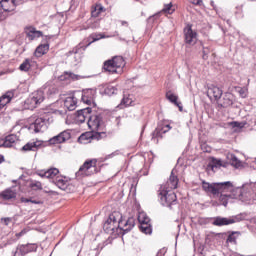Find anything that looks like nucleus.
<instances>
[{"instance_id": "nucleus-23", "label": "nucleus", "mask_w": 256, "mask_h": 256, "mask_svg": "<svg viewBox=\"0 0 256 256\" xmlns=\"http://www.w3.org/2000/svg\"><path fill=\"white\" fill-rule=\"evenodd\" d=\"M17 141V135L11 134L6 136L5 140H2V144H0V147H13L15 145V142Z\"/></svg>"}, {"instance_id": "nucleus-3", "label": "nucleus", "mask_w": 256, "mask_h": 256, "mask_svg": "<svg viewBox=\"0 0 256 256\" xmlns=\"http://www.w3.org/2000/svg\"><path fill=\"white\" fill-rule=\"evenodd\" d=\"M123 67H125V60L121 56L113 57L110 60L104 62L103 69L108 73H121Z\"/></svg>"}, {"instance_id": "nucleus-24", "label": "nucleus", "mask_w": 256, "mask_h": 256, "mask_svg": "<svg viewBox=\"0 0 256 256\" xmlns=\"http://www.w3.org/2000/svg\"><path fill=\"white\" fill-rule=\"evenodd\" d=\"M64 106L68 111H75L77 108V98L75 97H67L64 101Z\"/></svg>"}, {"instance_id": "nucleus-43", "label": "nucleus", "mask_w": 256, "mask_h": 256, "mask_svg": "<svg viewBox=\"0 0 256 256\" xmlns=\"http://www.w3.org/2000/svg\"><path fill=\"white\" fill-rule=\"evenodd\" d=\"M175 11V9L173 8V5L167 4L164 6L162 13H166L167 15H171L173 12Z\"/></svg>"}, {"instance_id": "nucleus-27", "label": "nucleus", "mask_w": 256, "mask_h": 256, "mask_svg": "<svg viewBox=\"0 0 256 256\" xmlns=\"http://www.w3.org/2000/svg\"><path fill=\"white\" fill-rule=\"evenodd\" d=\"M133 101H134L133 95H131V94L124 95V97L119 105L120 109H123V107H129V106L133 105Z\"/></svg>"}, {"instance_id": "nucleus-36", "label": "nucleus", "mask_w": 256, "mask_h": 256, "mask_svg": "<svg viewBox=\"0 0 256 256\" xmlns=\"http://www.w3.org/2000/svg\"><path fill=\"white\" fill-rule=\"evenodd\" d=\"M56 185L57 187H59V189H62V191H65V189H67L68 182L65 180V178H57Z\"/></svg>"}, {"instance_id": "nucleus-50", "label": "nucleus", "mask_w": 256, "mask_h": 256, "mask_svg": "<svg viewBox=\"0 0 256 256\" xmlns=\"http://www.w3.org/2000/svg\"><path fill=\"white\" fill-rule=\"evenodd\" d=\"M81 47H83V45H82V44H79L78 47L74 50V53H77V50H78V49H81Z\"/></svg>"}, {"instance_id": "nucleus-48", "label": "nucleus", "mask_w": 256, "mask_h": 256, "mask_svg": "<svg viewBox=\"0 0 256 256\" xmlns=\"http://www.w3.org/2000/svg\"><path fill=\"white\" fill-rule=\"evenodd\" d=\"M167 131H171V125L167 124L166 126H164V133H167Z\"/></svg>"}, {"instance_id": "nucleus-25", "label": "nucleus", "mask_w": 256, "mask_h": 256, "mask_svg": "<svg viewBox=\"0 0 256 256\" xmlns=\"http://www.w3.org/2000/svg\"><path fill=\"white\" fill-rule=\"evenodd\" d=\"M13 99V92H7L6 94L2 95L0 97V111L7 105L8 103H11V100Z\"/></svg>"}, {"instance_id": "nucleus-7", "label": "nucleus", "mask_w": 256, "mask_h": 256, "mask_svg": "<svg viewBox=\"0 0 256 256\" xmlns=\"http://www.w3.org/2000/svg\"><path fill=\"white\" fill-rule=\"evenodd\" d=\"M88 127L93 131V133H105L103 131V118L101 115H91L88 117Z\"/></svg>"}, {"instance_id": "nucleus-20", "label": "nucleus", "mask_w": 256, "mask_h": 256, "mask_svg": "<svg viewBox=\"0 0 256 256\" xmlns=\"http://www.w3.org/2000/svg\"><path fill=\"white\" fill-rule=\"evenodd\" d=\"M235 223L234 218H223V217H216L214 218L213 225L216 227H223L224 225H233Z\"/></svg>"}, {"instance_id": "nucleus-19", "label": "nucleus", "mask_w": 256, "mask_h": 256, "mask_svg": "<svg viewBox=\"0 0 256 256\" xmlns=\"http://www.w3.org/2000/svg\"><path fill=\"white\" fill-rule=\"evenodd\" d=\"M177 185H179V178H177V176H175L172 172L166 185L161 186L160 189H164L166 191H172V189H177Z\"/></svg>"}, {"instance_id": "nucleus-38", "label": "nucleus", "mask_w": 256, "mask_h": 256, "mask_svg": "<svg viewBox=\"0 0 256 256\" xmlns=\"http://www.w3.org/2000/svg\"><path fill=\"white\" fill-rule=\"evenodd\" d=\"M102 12H103V6L98 4L94 8H92L91 15L92 17H99V14H101Z\"/></svg>"}, {"instance_id": "nucleus-26", "label": "nucleus", "mask_w": 256, "mask_h": 256, "mask_svg": "<svg viewBox=\"0 0 256 256\" xmlns=\"http://www.w3.org/2000/svg\"><path fill=\"white\" fill-rule=\"evenodd\" d=\"M47 51H49V45L48 44H41L39 45L35 52L34 55L39 58V57H43V55H45L47 53Z\"/></svg>"}, {"instance_id": "nucleus-9", "label": "nucleus", "mask_w": 256, "mask_h": 256, "mask_svg": "<svg viewBox=\"0 0 256 256\" xmlns=\"http://www.w3.org/2000/svg\"><path fill=\"white\" fill-rule=\"evenodd\" d=\"M103 229L105 232L109 233L110 235H115L119 233L116 214H111L109 216V218L104 223Z\"/></svg>"}, {"instance_id": "nucleus-8", "label": "nucleus", "mask_w": 256, "mask_h": 256, "mask_svg": "<svg viewBox=\"0 0 256 256\" xmlns=\"http://www.w3.org/2000/svg\"><path fill=\"white\" fill-rule=\"evenodd\" d=\"M104 137H107V134L105 132H86L78 138L79 143L82 145H87L88 143H91L94 139L96 141H99V139H104Z\"/></svg>"}, {"instance_id": "nucleus-41", "label": "nucleus", "mask_w": 256, "mask_h": 256, "mask_svg": "<svg viewBox=\"0 0 256 256\" xmlns=\"http://www.w3.org/2000/svg\"><path fill=\"white\" fill-rule=\"evenodd\" d=\"M31 69V60L26 59L21 65H20V71H29Z\"/></svg>"}, {"instance_id": "nucleus-45", "label": "nucleus", "mask_w": 256, "mask_h": 256, "mask_svg": "<svg viewBox=\"0 0 256 256\" xmlns=\"http://www.w3.org/2000/svg\"><path fill=\"white\" fill-rule=\"evenodd\" d=\"M209 50L204 49L203 50V56L202 59L207 60L209 58Z\"/></svg>"}, {"instance_id": "nucleus-2", "label": "nucleus", "mask_w": 256, "mask_h": 256, "mask_svg": "<svg viewBox=\"0 0 256 256\" xmlns=\"http://www.w3.org/2000/svg\"><path fill=\"white\" fill-rule=\"evenodd\" d=\"M51 123H53L51 113H44L40 117L36 118L34 123L30 124L28 129L30 131H34V133H41L46 131Z\"/></svg>"}, {"instance_id": "nucleus-39", "label": "nucleus", "mask_w": 256, "mask_h": 256, "mask_svg": "<svg viewBox=\"0 0 256 256\" xmlns=\"http://www.w3.org/2000/svg\"><path fill=\"white\" fill-rule=\"evenodd\" d=\"M21 203H32L33 205H41V200H36V199H33V198H25V197H22L20 199Z\"/></svg>"}, {"instance_id": "nucleus-37", "label": "nucleus", "mask_w": 256, "mask_h": 256, "mask_svg": "<svg viewBox=\"0 0 256 256\" xmlns=\"http://www.w3.org/2000/svg\"><path fill=\"white\" fill-rule=\"evenodd\" d=\"M212 169H217L219 167H227V163L223 162L222 160L220 159H213L212 160Z\"/></svg>"}, {"instance_id": "nucleus-21", "label": "nucleus", "mask_w": 256, "mask_h": 256, "mask_svg": "<svg viewBox=\"0 0 256 256\" xmlns=\"http://www.w3.org/2000/svg\"><path fill=\"white\" fill-rule=\"evenodd\" d=\"M26 35L31 41H33L34 39H39V37H42L43 32L35 29L33 26H29L26 28Z\"/></svg>"}, {"instance_id": "nucleus-33", "label": "nucleus", "mask_w": 256, "mask_h": 256, "mask_svg": "<svg viewBox=\"0 0 256 256\" xmlns=\"http://www.w3.org/2000/svg\"><path fill=\"white\" fill-rule=\"evenodd\" d=\"M29 187L30 189H32V191H41V189H43V185L41 184V182L36 180L30 181Z\"/></svg>"}, {"instance_id": "nucleus-47", "label": "nucleus", "mask_w": 256, "mask_h": 256, "mask_svg": "<svg viewBox=\"0 0 256 256\" xmlns=\"http://www.w3.org/2000/svg\"><path fill=\"white\" fill-rule=\"evenodd\" d=\"M193 5H201V0H190Z\"/></svg>"}, {"instance_id": "nucleus-16", "label": "nucleus", "mask_w": 256, "mask_h": 256, "mask_svg": "<svg viewBox=\"0 0 256 256\" xmlns=\"http://www.w3.org/2000/svg\"><path fill=\"white\" fill-rule=\"evenodd\" d=\"M90 115H91V108L78 110L75 115V122L85 123V121L89 119Z\"/></svg>"}, {"instance_id": "nucleus-30", "label": "nucleus", "mask_w": 256, "mask_h": 256, "mask_svg": "<svg viewBox=\"0 0 256 256\" xmlns=\"http://www.w3.org/2000/svg\"><path fill=\"white\" fill-rule=\"evenodd\" d=\"M0 195L2 199H5L6 201H9V199H15L17 196V194L11 189L4 190Z\"/></svg>"}, {"instance_id": "nucleus-52", "label": "nucleus", "mask_w": 256, "mask_h": 256, "mask_svg": "<svg viewBox=\"0 0 256 256\" xmlns=\"http://www.w3.org/2000/svg\"><path fill=\"white\" fill-rule=\"evenodd\" d=\"M122 25H127V22L121 21Z\"/></svg>"}, {"instance_id": "nucleus-11", "label": "nucleus", "mask_w": 256, "mask_h": 256, "mask_svg": "<svg viewBox=\"0 0 256 256\" xmlns=\"http://www.w3.org/2000/svg\"><path fill=\"white\" fill-rule=\"evenodd\" d=\"M71 139V132L69 130H65L60 134L52 137L49 140L50 145H58L59 143H65V141H69Z\"/></svg>"}, {"instance_id": "nucleus-1", "label": "nucleus", "mask_w": 256, "mask_h": 256, "mask_svg": "<svg viewBox=\"0 0 256 256\" xmlns=\"http://www.w3.org/2000/svg\"><path fill=\"white\" fill-rule=\"evenodd\" d=\"M202 189L206 191V193H211L212 195L216 196L235 193V189H233V183L229 181L212 184L209 182H202Z\"/></svg>"}, {"instance_id": "nucleus-14", "label": "nucleus", "mask_w": 256, "mask_h": 256, "mask_svg": "<svg viewBox=\"0 0 256 256\" xmlns=\"http://www.w3.org/2000/svg\"><path fill=\"white\" fill-rule=\"evenodd\" d=\"M223 95V90L221 88L215 86V85H210L207 90V96L209 99H214V101H219Z\"/></svg>"}, {"instance_id": "nucleus-6", "label": "nucleus", "mask_w": 256, "mask_h": 256, "mask_svg": "<svg viewBox=\"0 0 256 256\" xmlns=\"http://www.w3.org/2000/svg\"><path fill=\"white\" fill-rule=\"evenodd\" d=\"M171 190L160 189L158 193V197L160 199L161 204L164 207H171L173 203H177V195L174 192H170Z\"/></svg>"}, {"instance_id": "nucleus-35", "label": "nucleus", "mask_w": 256, "mask_h": 256, "mask_svg": "<svg viewBox=\"0 0 256 256\" xmlns=\"http://www.w3.org/2000/svg\"><path fill=\"white\" fill-rule=\"evenodd\" d=\"M245 125H247V121H242V122L233 121V122H229V126L232 127V129H243L245 127Z\"/></svg>"}, {"instance_id": "nucleus-17", "label": "nucleus", "mask_w": 256, "mask_h": 256, "mask_svg": "<svg viewBox=\"0 0 256 256\" xmlns=\"http://www.w3.org/2000/svg\"><path fill=\"white\" fill-rule=\"evenodd\" d=\"M43 145V142L36 140L26 143L22 148V153H29V151H38L39 147Z\"/></svg>"}, {"instance_id": "nucleus-42", "label": "nucleus", "mask_w": 256, "mask_h": 256, "mask_svg": "<svg viewBox=\"0 0 256 256\" xmlns=\"http://www.w3.org/2000/svg\"><path fill=\"white\" fill-rule=\"evenodd\" d=\"M11 4H12V8L11 9H5V11H13V9H15V7L19 6V5H23L25 3V0H10Z\"/></svg>"}, {"instance_id": "nucleus-51", "label": "nucleus", "mask_w": 256, "mask_h": 256, "mask_svg": "<svg viewBox=\"0 0 256 256\" xmlns=\"http://www.w3.org/2000/svg\"><path fill=\"white\" fill-rule=\"evenodd\" d=\"M110 91H112V93H115L117 91V89L115 87H111Z\"/></svg>"}, {"instance_id": "nucleus-4", "label": "nucleus", "mask_w": 256, "mask_h": 256, "mask_svg": "<svg viewBox=\"0 0 256 256\" xmlns=\"http://www.w3.org/2000/svg\"><path fill=\"white\" fill-rule=\"evenodd\" d=\"M45 101V93H43V90H37L36 92H33L25 101L26 108L28 109H36L38 105H41Z\"/></svg>"}, {"instance_id": "nucleus-12", "label": "nucleus", "mask_w": 256, "mask_h": 256, "mask_svg": "<svg viewBox=\"0 0 256 256\" xmlns=\"http://www.w3.org/2000/svg\"><path fill=\"white\" fill-rule=\"evenodd\" d=\"M184 37L187 45H195L197 43V32L193 31L191 26L184 28Z\"/></svg>"}, {"instance_id": "nucleus-10", "label": "nucleus", "mask_w": 256, "mask_h": 256, "mask_svg": "<svg viewBox=\"0 0 256 256\" xmlns=\"http://www.w3.org/2000/svg\"><path fill=\"white\" fill-rule=\"evenodd\" d=\"M118 231H124V233H129L131 229L135 227V218L130 217L127 220L117 218Z\"/></svg>"}, {"instance_id": "nucleus-28", "label": "nucleus", "mask_w": 256, "mask_h": 256, "mask_svg": "<svg viewBox=\"0 0 256 256\" xmlns=\"http://www.w3.org/2000/svg\"><path fill=\"white\" fill-rule=\"evenodd\" d=\"M65 79H71L72 81H79V79H82V77L77 74H73V72H65L64 75L60 77V81H65Z\"/></svg>"}, {"instance_id": "nucleus-40", "label": "nucleus", "mask_w": 256, "mask_h": 256, "mask_svg": "<svg viewBox=\"0 0 256 256\" xmlns=\"http://www.w3.org/2000/svg\"><path fill=\"white\" fill-rule=\"evenodd\" d=\"M239 235H241V233L232 232L227 238V243H237V237H239Z\"/></svg>"}, {"instance_id": "nucleus-44", "label": "nucleus", "mask_w": 256, "mask_h": 256, "mask_svg": "<svg viewBox=\"0 0 256 256\" xmlns=\"http://www.w3.org/2000/svg\"><path fill=\"white\" fill-rule=\"evenodd\" d=\"M238 93H239L240 97H242V99H245V97H247V89H245V88H240Z\"/></svg>"}, {"instance_id": "nucleus-49", "label": "nucleus", "mask_w": 256, "mask_h": 256, "mask_svg": "<svg viewBox=\"0 0 256 256\" xmlns=\"http://www.w3.org/2000/svg\"><path fill=\"white\" fill-rule=\"evenodd\" d=\"M25 233H27L26 230H22L20 233L16 234V237H23V235H25Z\"/></svg>"}, {"instance_id": "nucleus-46", "label": "nucleus", "mask_w": 256, "mask_h": 256, "mask_svg": "<svg viewBox=\"0 0 256 256\" xmlns=\"http://www.w3.org/2000/svg\"><path fill=\"white\" fill-rule=\"evenodd\" d=\"M1 221H4L5 225H9V223H11V221H13V219H11V218H2Z\"/></svg>"}, {"instance_id": "nucleus-18", "label": "nucleus", "mask_w": 256, "mask_h": 256, "mask_svg": "<svg viewBox=\"0 0 256 256\" xmlns=\"http://www.w3.org/2000/svg\"><path fill=\"white\" fill-rule=\"evenodd\" d=\"M36 175L42 178L46 179H53V177H56V175H59V169L57 168H50L48 170H38L36 172Z\"/></svg>"}, {"instance_id": "nucleus-29", "label": "nucleus", "mask_w": 256, "mask_h": 256, "mask_svg": "<svg viewBox=\"0 0 256 256\" xmlns=\"http://www.w3.org/2000/svg\"><path fill=\"white\" fill-rule=\"evenodd\" d=\"M222 107H231L233 105V94L226 93L223 97Z\"/></svg>"}, {"instance_id": "nucleus-13", "label": "nucleus", "mask_w": 256, "mask_h": 256, "mask_svg": "<svg viewBox=\"0 0 256 256\" xmlns=\"http://www.w3.org/2000/svg\"><path fill=\"white\" fill-rule=\"evenodd\" d=\"M237 193V194H235ZM235 193L232 194H220V201L222 202V205L224 207H227V203L229 199H241V194L243 193V190L241 188H236Z\"/></svg>"}, {"instance_id": "nucleus-32", "label": "nucleus", "mask_w": 256, "mask_h": 256, "mask_svg": "<svg viewBox=\"0 0 256 256\" xmlns=\"http://www.w3.org/2000/svg\"><path fill=\"white\" fill-rule=\"evenodd\" d=\"M227 158L230 160V164L233 166V167H236V169L238 167H241V161H239V159L237 158V156H235L234 154H229L227 156Z\"/></svg>"}, {"instance_id": "nucleus-34", "label": "nucleus", "mask_w": 256, "mask_h": 256, "mask_svg": "<svg viewBox=\"0 0 256 256\" xmlns=\"http://www.w3.org/2000/svg\"><path fill=\"white\" fill-rule=\"evenodd\" d=\"M138 221L140 225L151 223V219L147 217V214L145 212H140L138 214Z\"/></svg>"}, {"instance_id": "nucleus-53", "label": "nucleus", "mask_w": 256, "mask_h": 256, "mask_svg": "<svg viewBox=\"0 0 256 256\" xmlns=\"http://www.w3.org/2000/svg\"><path fill=\"white\" fill-rule=\"evenodd\" d=\"M93 41H99V38H94Z\"/></svg>"}, {"instance_id": "nucleus-31", "label": "nucleus", "mask_w": 256, "mask_h": 256, "mask_svg": "<svg viewBox=\"0 0 256 256\" xmlns=\"http://www.w3.org/2000/svg\"><path fill=\"white\" fill-rule=\"evenodd\" d=\"M140 231H142V233H145V235H151L153 233L151 222L146 224H140Z\"/></svg>"}, {"instance_id": "nucleus-5", "label": "nucleus", "mask_w": 256, "mask_h": 256, "mask_svg": "<svg viewBox=\"0 0 256 256\" xmlns=\"http://www.w3.org/2000/svg\"><path fill=\"white\" fill-rule=\"evenodd\" d=\"M97 173V160L92 159L85 161L84 164L79 168L76 173L77 177H89V175H93Z\"/></svg>"}, {"instance_id": "nucleus-22", "label": "nucleus", "mask_w": 256, "mask_h": 256, "mask_svg": "<svg viewBox=\"0 0 256 256\" xmlns=\"http://www.w3.org/2000/svg\"><path fill=\"white\" fill-rule=\"evenodd\" d=\"M166 99H168L170 103L175 104L180 111H183V106H181V103L178 101L179 97L175 95L173 92L171 91L166 92Z\"/></svg>"}, {"instance_id": "nucleus-15", "label": "nucleus", "mask_w": 256, "mask_h": 256, "mask_svg": "<svg viewBox=\"0 0 256 256\" xmlns=\"http://www.w3.org/2000/svg\"><path fill=\"white\" fill-rule=\"evenodd\" d=\"M95 95H97V92L93 89L84 90L82 93L83 103H86V105H92L95 101Z\"/></svg>"}]
</instances>
